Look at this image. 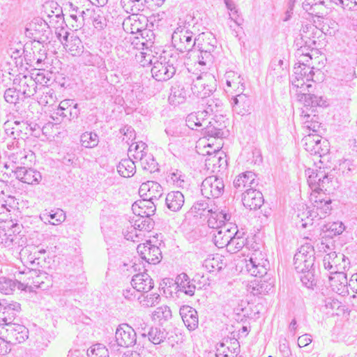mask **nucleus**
<instances>
[{
  "label": "nucleus",
  "mask_w": 357,
  "mask_h": 357,
  "mask_svg": "<svg viewBox=\"0 0 357 357\" xmlns=\"http://www.w3.org/2000/svg\"><path fill=\"white\" fill-rule=\"evenodd\" d=\"M314 250L310 244L302 245L294 257V268L301 273L300 280L303 285L310 289H314L317 282L314 277Z\"/></svg>",
  "instance_id": "1"
},
{
  "label": "nucleus",
  "mask_w": 357,
  "mask_h": 357,
  "mask_svg": "<svg viewBox=\"0 0 357 357\" xmlns=\"http://www.w3.org/2000/svg\"><path fill=\"white\" fill-rule=\"evenodd\" d=\"M151 68L152 77L158 82H164L170 79L176 73L178 68L181 64V59L178 53L164 52L153 63Z\"/></svg>",
  "instance_id": "2"
},
{
  "label": "nucleus",
  "mask_w": 357,
  "mask_h": 357,
  "mask_svg": "<svg viewBox=\"0 0 357 357\" xmlns=\"http://www.w3.org/2000/svg\"><path fill=\"white\" fill-rule=\"evenodd\" d=\"M22 225L14 223L11 220L0 225V246L18 252L26 243L21 233Z\"/></svg>",
  "instance_id": "3"
},
{
  "label": "nucleus",
  "mask_w": 357,
  "mask_h": 357,
  "mask_svg": "<svg viewBox=\"0 0 357 357\" xmlns=\"http://www.w3.org/2000/svg\"><path fill=\"white\" fill-rule=\"evenodd\" d=\"M194 216H199L201 218L207 219L209 227H218V224L223 222L224 220L231 219V215L227 208H217L213 210L209 206L208 201L202 199L194 203L190 208Z\"/></svg>",
  "instance_id": "4"
},
{
  "label": "nucleus",
  "mask_w": 357,
  "mask_h": 357,
  "mask_svg": "<svg viewBox=\"0 0 357 357\" xmlns=\"http://www.w3.org/2000/svg\"><path fill=\"white\" fill-rule=\"evenodd\" d=\"M196 44L195 49L197 48V62L200 66H207L213 63V52L216 48V39L211 32H202L195 37Z\"/></svg>",
  "instance_id": "5"
},
{
  "label": "nucleus",
  "mask_w": 357,
  "mask_h": 357,
  "mask_svg": "<svg viewBox=\"0 0 357 357\" xmlns=\"http://www.w3.org/2000/svg\"><path fill=\"white\" fill-rule=\"evenodd\" d=\"M291 90L296 91L298 100L303 105V109L314 112L317 107H326L328 105L327 100L322 96H317L312 93L314 86L311 83H305L303 86L298 88L291 86Z\"/></svg>",
  "instance_id": "6"
},
{
  "label": "nucleus",
  "mask_w": 357,
  "mask_h": 357,
  "mask_svg": "<svg viewBox=\"0 0 357 357\" xmlns=\"http://www.w3.org/2000/svg\"><path fill=\"white\" fill-rule=\"evenodd\" d=\"M217 81L211 73H204L193 79L191 84V91L197 97L205 98L215 91Z\"/></svg>",
  "instance_id": "7"
},
{
  "label": "nucleus",
  "mask_w": 357,
  "mask_h": 357,
  "mask_svg": "<svg viewBox=\"0 0 357 357\" xmlns=\"http://www.w3.org/2000/svg\"><path fill=\"white\" fill-rule=\"evenodd\" d=\"M195 35L189 27L179 25L172 33V44L180 52L192 51L196 44Z\"/></svg>",
  "instance_id": "8"
},
{
  "label": "nucleus",
  "mask_w": 357,
  "mask_h": 357,
  "mask_svg": "<svg viewBox=\"0 0 357 357\" xmlns=\"http://www.w3.org/2000/svg\"><path fill=\"white\" fill-rule=\"evenodd\" d=\"M40 43L31 42L26 43L22 49L24 61L30 66L43 67L47 59V52L43 47H40Z\"/></svg>",
  "instance_id": "9"
},
{
  "label": "nucleus",
  "mask_w": 357,
  "mask_h": 357,
  "mask_svg": "<svg viewBox=\"0 0 357 357\" xmlns=\"http://www.w3.org/2000/svg\"><path fill=\"white\" fill-rule=\"evenodd\" d=\"M349 259L342 253L331 252L326 254L323 259V265L330 275L337 273H344L349 268Z\"/></svg>",
  "instance_id": "10"
},
{
  "label": "nucleus",
  "mask_w": 357,
  "mask_h": 357,
  "mask_svg": "<svg viewBox=\"0 0 357 357\" xmlns=\"http://www.w3.org/2000/svg\"><path fill=\"white\" fill-rule=\"evenodd\" d=\"M229 220H224L223 222L218 224V227H211L214 229L213 241L219 248H227L229 238L234 234L233 231L236 229V225H233Z\"/></svg>",
  "instance_id": "11"
},
{
  "label": "nucleus",
  "mask_w": 357,
  "mask_h": 357,
  "mask_svg": "<svg viewBox=\"0 0 357 357\" xmlns=\"http://www.w3.org/2000/svg\"><path fill=\"white\" fill-rule=\"evenodd\" d=\"M25 33L33 38V42L43 43L49 39L50 29L48 24L42 18L33 19L25 29Z\"/></svg>",
  "instance_id": "12"
},
{
  "label": "nucleus",
  "mask_w": 357,
  "mask_h": 357,
  "mask_svg": "<svg viewBox=\"0 0 357 357\" xmlns=\"http://www.w3.org/2000/svg\"><path fill=\"white\" fill-rule=\"evenodd\" d=\"M268 266L269 263L265 258V254L261 251L255 250L246 264V268L251 275L262 278L267 273Z\"/></svg>",
  "instance_id": "13"
},
{
  "label": "nucleus",
  "mask_w": 357,
  "mask_h": 357,
  "mask_svg": "<svg viewBox=\"0 0 357 357\" xmlns=\"http://www.w3.org/2000/svg\"><path fill=\"white\" fill-rule=\"evenodd\" d=\"M224 191V181L222 178H219L217 176H208L202 183V194L208 199L220 197Z\"/></svg>",
  "instance_id": "14"
},
{
  "label": "nucleus",
  "mask_w": 357,
  "mask_h": 357,
  "mask_svg": "<svg viewBox=\"0 0 357 357\" xmlns=\"http://www.w3.org/2000/svg\"><path fill=\"white\" fill-rule=\"evenodd\" d=\"M20 311V303L6 299L0 300V325L6 326L13 323Z\"/></svg>",
  "instance_id": "15"
},
{
  "label": "nucleus",
  "mask_w": 357,
  "mask_h": 357,
  "mask_svg": "<svg viewBox=\"0 0 357 357\" xmlns=\"http://www.w3.org/2000/svg\"><path fill=\"white\" fill-rule=\"evenodd\" d=\"M314 72L313 68L303 63H300L298 66H294V74L290 78L292 87L298 88L303 86L305 83L314 82L313 77Z\"/></svg>",
  "instance_id": "16"
},
{
  "label": "nucleus",
  "mask_w": 357,
  "mask_h": 357,
  "mask_svg": "<svg viewBox=\"0 0 357 357\" xmlns=\"http://www.w3.org/2000/svg\"><path fill=\"white\" fill-rule=\"evenodd\" d=\"M115 341L118 346L129 347L137 342V334L135 330L127 324H120L115 333Z\"/></svg>",
  "instance_id": "17"
},
{
  "label": "nucleus",
  "mask_w": 357,
  "mask_h": 357,
  "mask_svg": "<svg viewBox=\"0 0 357 357\" xmlns=\"http://www.w3.org/2000/svg\"><path fill=\"white\" fill-rule=\"evenodd\" d=\"M137 250L140 257L149 264H158L162 259V252L160 248L152 244L150 240L138 245Z\"/></svg>",
  "instance_id": "18"
},
{
  "label": "nucleus",
  "mask_w": 357,
  "mask_h": 357,
  "mask_svg": "<svg viewBox=\"0 0 357 357\" xmlns=\"http://www.w3.org/2000/svg\"><path fill=\"white\" fill-rule=\"evenodd\" d=\"M8 342L11 344L24 342L29 337V330L22 324L13 322L6 328Z\"/></svg>",
  "instance_id": "19"
},
{
  "label": "nucleus",
  "mask_w": 357,
  "mask_h": 357,
  "mask_svg": "<svg viewBox=\"0 0 357 357\" xmlns=\"http://www.w3.org/2000/svg\"><path fill=\"white\" fill-rule=\"evenodd\" d=\"M224 79L226 84L225 91L229 96L244 91L245 86L243 78L237 73L233 70L227 71Z\"/></svg>",
  "instance_id": "20"
},
{
  "label": "nucleus",
  "mask_w": 357,
  "mask_h": 357,
  "mask_svg": "<svg viewBox=\"0 0 357 357\" xmlns=\"http://www.w3.org/2000/svg\"><path fill=\"white\" fill-rule=\"evenodd\" d=\"M12 170L14 176L19 181L29 185L38 184L42 179L40 172L24 166L13 167Z\"/></svg>",
  "instance_id": "21"
},
{
  "label": "nucleus",
  "mask_w": 357,
  "mask_h": 357,
  "mask_svg": "<svg viewBox=\"0 0 357 357\" xmlns=\"http://www.w3.org/2000/svg\"><path fill=\"white\" fill-rule=\"evenodd\" d=\"M165 133L169 137V149H172V142L176 137H183L190 135L191 131L187 123L176 120H172L165 130Z\"/></svg>",
  "instance_id": "22"
},
{
  "label": "nucleus",
  "mask_w": 357,
  "mask_h": 357,
  "mask_svg": "<svg viewBox=\"0 0 357 357\" xmlns=\"http://www.w3.org/2000/svg\"><path fill=\"white\" fill-rule=\"evenodd\" d=\"M139 194L142 197L155 202L162 197L163 189L158 182L148 181L140 185Z\"/></svg>",
  "instance_id": "23"
},
{
  "label": "nucleus",
  "mask_w": 357,
  "mask_h": 357,
  "mask_svg": "<svg viewBox=\"0 0 357 357\" xmlns=\"http://www.w3.org/2000/svg\"><path fill=\"white\" fill-rule=\"evenodd\" d=\"M262 193L257 189L248 188L242 195L243 206L250 210H257L264 204Z\"/></svg>",
  "instance_id": "24"
},
{
  "label": "nucleus",
  "mask_w": 357,
  "mask_h": 357,
  "mask_svg": "<svg viewBox=\"0 0 357 357\" xmlns=\"http://www.w3.org/2000/svg\"><path fill=\"white\" fill-rule=\"evenodd\" d=\"M231 96L230 104L234 112L243 116L250 111L251 100L248 96L243 93H236Z\"/></svg>",
  "instance_id": "25"
},
{
  "label": "nucleus",
  "mask_w": 357,
  "mask_h": 357,
  "mask_svg": "<svg viewBox=\"0 0 357 357\" xmlns=\"http://www.w3.org/2000/svg\"><path fill=\"white\" fill-rule=\"evenodd\" d=\"M28 250L24 249L23 247L21 248L17 253H20L24 259L25 256H26V263L29 266L27 267L26 269H24L23 271H20L19 275H24V274H36L37 270L39 269V268H42L43 266L41 265V263L43 261L40 258L39 256H37L36 252H34L33 253L30 252L28 254Z\"/></svg>",
  "instance_id": "26"
},
{
  "label": "nucleus",
  "mask_w": 357,
  "mask_h": 357,
  "mask_svg": "<svg viewBox=\"0 0 357 357\" xmlns=\"http://www.w3.org/2000/svg\"><path fill=\"white\" fill-rule=\"evenodd\" d=\"M131 285L137 291L147 293L153 288L154 283L149 275L143 272L132 276Z\"/></svg>",
  "instance_id": "27"
},
{
  "label": "nucleus",
  "mask_w": 357,
  "mask_h": 357,
  "mask_svg": "<svg viewBox=\"0 0 357 357\" xmlns=\"http://www.w3.org/2000/svg\"><path fill=\"white\" fill-rule=\"evenodd\" d=\"M62 43L64 42L63 45L65 49L73 56H76L83 52V45L81 40L75 33H70L68 31L65 32Z\"/></svg>",
  "instance_id": "28"
},
{
  "label": "nucleus",
  "mask_w": 357,
  "mask_h": 357,
  "mask_svg": "<svg viewBox=\"0 0 357 357\" xmlns=\"http://www.w3.org/2000/svg\"><path fill=\"white\" fill-rule=\"evenodd\" d=\"M179 313L189 331H195L198 327V314L195 308L189 305H183L180 308Z\"/></svg>",
  "instance_id": "29"
},
{
  "label": "nucleus",
  "mask_w": 357,
  "mask_h": 357,
  "mask_svg": "<svg viewBox=\"0 0 357 357\" xmlns=\"http://www.w3.org/2000/svg\"><path fill=\"white\" fill-rule=\"evenodd\" d=\"M132 210L135 215L151 217L155 214L156 204L143 197L132 205Z\"/></svg>",
  "instance_id": "30"
},
{
  "label": "nucleus",
  "mask_w": 357,
  "mask_h": 357,
  "mask_svg": "<svg viewBox=\"0 0 357 357\" xmlns=\"http://www.w3.org/2000/svg\"><path fill=\"white\" fill-rule=\"evenodd\" d=\"M257 185L258 179H257V175L250 171L239 174L234 181V188L240 190L247 187L255 189Z\"/></svg>",
  "instance_id": "31"
},
{
  "label": "nucleus",
  "mask_w": 357,
  "mask_h": 357,
  "mask_svg": "<svg viewBox=\"0 0 357 357\" xmlns=\"http://www.w3.org/2000/svg\"><path fill=\"white\" fill-rule=\"evenodd\" d=\"M329 283L332 290L338 294H342L348 291L349 287L347 274L337 273L328 276Z\"/></svg>",
  "instance_id": "32"
},
{
  "label": "nucleus",
  "mask_w": 357,
  "mask_h": 357,
  "mask_svg": "<svg viewBox=\"0 0 357 357\" xmlns=\"http://www.w3.org/2000/svg\"><path fill=\"white\" fill-rule=\"evenodd\" d=\"M192 281L185 273L178 274L175 280L177 292H183L190 296H193L196 286Z\"/></svg>",
  "instance_id": "33"
},
{
  "label": "nucleus",
  "mask_w": 357,
  "mask_h": 357,
  "mask_svg": "<svg viewBox=\"0 0 357 357\" xmlns=\"http://www.w3.org/2000/svg\"><path fill=\"white\" fill-rule=\"evenodd\" d=\"M66 218V213L61 208H56L50 211L45 210L40 215V218L44 223L52 225H61L65 221Z\"/></svg>",
  "instance_id": "34"
},
{
  "label": "nucleus",
  "mask_w": 357,
  "mask_h": 357,
  "mask_svg": "<svg viewBox=\"0 0 357 357\" xmlns=\"http://www.w3.org/2000/svg\"><path fill=\"white\" fill-rule=\"evenodd\" d=\"M27 284L18 281L17 280H12L7 278H0V292L5 295L13 294L15 289L26 291Z\"/></svg>",
  "instance_id": "35"
},
{
  "label": "nucleus",
  "mask_w": 357,
  "mask_h": 357,
  "mask_svg": "<svg viewBox=\"0 0 357 357\" xmlns=\"http://www.w3.org/2000/svg\"><path fill=\"white\" fill-rule=\"evenodd\" d=\"M188 96H190L189 91L185 86L176 84L171 88L168 100L171 105H178L183 103Z\"/></svg>",
  "instance_id": "36"
},
{
  "label": "nucleus",
  "mask_w": 357,
  "mask_h": 357,
  "mask_svg": "<svg viewBox=\"0 0 357 357\" xmlns=\"http://www.w3.org/2000/svg\"><path fill=\"white\" fill-rule=\"evenodd\" d=\"M311 200L313 202L314 206L317 210V214H320V218H325L326 215H329L331 208V199L328 198V199L321 197V195H314V194L311 195Z\"/></svg>",
  "instance_id": "37"
},
{
  "label": "nucleus",
  "mask_w": 357,
  "mask_h": 357,
  "mask_svg": "<svg viewBox=\"0 0 357 357\" xmlns=\"http://www.w3.org/2000/svg\"><path fill=\"white\" fill-rule=\"evenodd\" d=\"M234 234L229 238V243L227 250L230 252H236L241 250L247 242V238L244 231H240L236 225V229L233 231Z\"/></svg>",
  "instance_id": "38"
},
{
  "label": "nucleus",
  "mask_w": 357,
  "mask_h": 357,
  "mask_svg": "<svg viewBox=\"0 0 357 357\" xmlns=\"http://www.w3.org/2000/svg\"><path fill=\"white\" fill-rule=\"evenodd\" d=\"M36 88V81L31 76L24 75L20 79L18 90L25 98L33 96Z\"/></svg>",
  "instance_id": "39"
},
{
  "label": "nucleus",
  "mask_w": 357,
  "mask_h": 357,
  "mask_svg": "<svg viewBox=\"0 0 357 357\" xmlns=\"http://www.w3.org/2000/svg\"><path fill=\"white\" fill-rule=\"evenodd\" d=\"M165 204L170 211H178L183 206L184 196L179 191L170 192L166 196Z\"/></svg>",
  "instance_id": "40"
},
{
  "label": "nucleus",
  "mask_w": 357,
  "mask_h": 357,
  "mask_svg": "<svg viewBox=\"0 0 357 357\" xmlns=\"http://www.w3.org/2000/svg\"><path fill=\"white\" fill-rule=\"evenodd\" d=\"M301 116L306 128L314 132L319 131L321 123L318 121L319 118L316 114H312L309 109L301 108Z\"/></svg>",
  "instance_id": "41"
},
{
  "label": "nucleus",
  "mask_w": 357,
  "mask_h": 357,
  "mask_svg": "<svg viewBox=\"0 0 357 357\" xmlns=\"http://www.w3.org/2000/svg\"><path fill=\"white\" fill-rule=\"evenodd\" d=\"M34 158V153L31 151H20L16 153H13L10 156V159L15 164L14 167L17 166H24L26 167L31 165Z\"/></svg>",
  "instance_id": "42"
},
{
  "label": "nucleus",
  "mask_w": 357,
  "mask_h": 357,
  "mask_svg": "<svg viewBox=\"0 0 357 357\" xmlns=\"http://www.w3.org/2000/svg\"><path fill=\"white\" fill-rule=\"evenodd\" d=\"M305 149L311 155H317L320 149L322 137L319 135L310 134L303 139Z\"/></svg>",
  "instance_id": "43"
},
{
  "label": "nucleus",
  "mask_w": 357,
  "mask_h": 357,
  "mask_svg": "<svg viewBox=\"0 0 357 357\" xmlns=\"http://www.w3.org/2000/svg\"><path fill=\"white\" fill-rule=\"evenodd\" d=\"M119 174L125 178L132 176L136 172L135 162L129 158L122 159L116 167Z\"/></svg>",
  "instance_id": "44"
},
{
  "label": "nucleus",
  "mask_w": 357,
  "mask_h": 357,
  "mask_svg": "<svg viewBox=\"0 0 357 357\" xmlns=\"http://www.w3.org/2000/svg\"><path fill=\"white\" fill-rule=\"evenodd\" d=\"M272 288L271 284L266 281L257 280L251 282L247 286V290L248 292L254 296H259L268 293Z\"/></svg>",
  "instance_id": "45"
},
{
  "label": "nucleus",
  "mask_w": 357,
  "mask_h": 357,
  "mask_svg": "<svg viewBox=\"0 0 357 357\" xmlns=\"http://www.w3.org/2000/svg\"><path fill=\"white\" fill-rule=\"evenodd\" d=\"M287 70L284 61L281 59H273L269 66L268 75L273 78H281L287 75Z\"/></svg>",
  "instance_id": "46"
},
{
  "label": "nucleus",
  "mask_w": 357,
  "mask_h": 357,
  "mask_svg": "<svg viewBox=\"0 0 357 357\" xmlns=\"http://www.w3.org/2000/svg\"><path fill=\"white\" fill-rule=\"evenodd\" d=\"M167 332L165 329L158 327H151L148 333L145 332L142 333L144 337L147 336L149 340L154 344H159L164 342L167 337Z\"/></svg>",
  "instance_id": "47"
},
{
  "label": "nucleus",
  "mask_w": 357,
  "mask_h": 357,
  "mask_svg": "<svg viewBox=\"0 0 357 357\" xmlns=\"http://www.w3.org/2000/svg\"><path fill=\"white\" fill-rule=\"evenodd\" d=\"M208 115L206 112L202 111H198L197 112H192L188 114L185 119L187 126L189 127L190 131L195 129V127H201L203 126V123L205 121V118Z\"/></svg>",
  "instance_id": "48"
},
{
  "label": "nucleus",
  "mask_w": 357,
  "mask_h": 357,
  "mask_svg": "<svg viewBox=\"0 0 357 357\" xmlns=\"http://www.w3.org/2000/svg\"><path fill=\"white\" fill-rule=\"evenodd\" d=\"M135 216L136 219H132L130 224H132L133 227H135L139 231H142L143 230L149 231L153 228L154 222L151 217L139 215Z\"/></svg>",
  "instance_id": "49"
},
{
  "label": "nucleus",
  "mask_w": 357,
  "mask_h": 357,
  "mask_svg": "<svg viewBox=\"0 0 357 357\" xmlns=\"http://www.w3.org/2000/svg\"><path fill=\"white\" fill-rule=\"evenodd\" d=\"M137 160H139L142 167L144 170L149 171L151 173L158 170V162L151 154L146 153L143 156L142 154L140 155H138Z\"/></svg>",
  "instance_id": "50"
},
{
  "label": "nucleus",
  "mask_w": 357,
  "mask_h": 357,
  "mask_svg": "<svg viewBox=\"0 0 357 357\" xmlns=\"http://www.w3.org/2000/svg\"><path fill=\"white\" fill-rule=\"evenodd\" d=\"M91 19L93 26L98 31L104 29L107 25V20L104 13L98 8H93Z\"/></svg>",
  "instance_id": "51"
},
{
  "label": "nucleus",
  "mask_w": 357,
  "mask_h": 357,
  "mask_svg": "<svg viewBox=\"0 0 357 357\" xmlns=\"http://www.w3.org/2000/svg\"><path fill=\"white\" fill-rule=\"evenodd\" d=\"M80 142L82 146L86 149H92L98 146L99 137L95 132H85L80 136Z\"/></svg>",
  "instance_id": "52"
},
{
  "label": "nucleus",
  "mask_w": 357,
  "mask_h": 357,
  "mask_svg": "<svg viewBox=\"0 0 357 357\" xmlns=\"http://www.w3.org/2000/svg\"><path fill=\"white\" fill-rule=\"evenodd\" d=\"M225 263L220 259V257H208L204 260L203 266L210 273L220 271L225 267Z\"/></svg>",
  "instance_id": "53"
},
{
  "label": "nucleus",
  "mask_w": 357,
  "mask_h": 357,
  "mask_svg": "<svg viewBox=\"0 0 357 357\" xmlns=\"http://www.w3.org/2000/svg\"><path fill=\"white\" fill-rule=\"evenodd\" d=\"M308 174V178H307V183L309 184V186L312 189V191H317V188L319 187H317V181H319L320 179L323 178L324 176V171L320 169H308L307 171Z\"/></svg>",
  "instance_id": "54"
},
{
  "label": "nucleus",
  "mask_w": 357,
  "mask_h": 357,
  "mask_svg": "<svg viewBox=\"0 0 357 357\" xmlns=\"http://www.w3.org/2000/svg\"><path fill=\"white\" fill-rule=\"evenodd\" d=\"M146 3L145 0H121V5L132 13L144 10Z\"/></svg>",
  "instance_id": "55"
},
{
  "label": "nucleus",
  "mask_w": 357,
  "mask_h": 357,
  "mask_svg": "<svg viewBox=\"0 0 357 357\" xmlns=\"http://www.w3.org/2000/svg\"><path fill=\"white\" fill-rule=\"evenodd\" d=\"M88 356L90 357H109V351L103 344H96L88 349Z\"/></svg>",
  "instance_id": "56"
},
{
  "label": "nucleus",
  "mask_w": 357,
  "mask_h": 357,
  "mask_svg": "<svg viewBox=\"0 0 357 357\" xmlns=\"http://www.w3.org/2000/svg\"><path fill=\"white\" fill-rule=\"evenodd\" d=\"M146 147H147V145L144 142H136L135 144H132L129 147L128 151L130 153H131L132 151H134V153L132 154V156L135 160H137V156L138 155H140V154H142L143 156L144 155L147 153L145 151Z\"/></svg>",
  "instance_id": "57"
},
{
  "label": "nucleus",
  "mask_w": 357,
  "mask_h": 357,
  "mask_svg": "<svg viewBox=\"0 0 357 357\" xmlns=\"http://www.w3.org/2000/svg\"><path fill=\"white\" fill-rule=\"evenodd\" d=\"M325 227L331 236H338L345 230V226L342 222L329 223Z\"/></svg>",
  "instance_id": "58"
},
{
  "label": "nucleus",
  "mask_w": 357,
  "mask_h": 357,
  "mask_svg": "<svg viewBox=\"0 0 357 357\" xmlns=\"http://www.w3.org/2000/svg\"><path fill=\"white\" fill-rule=\"evenodd\" d=\"M154 317L160 320L167 321L172 317V311L169 307L163 305L156 309L153 314Z\"/></svg>",
  "instance_id": "59"
},
{
  "label": "nucleus",
  "mask_w": 357,
  "mask_h": 357,
  "mask_svg": "<svg viewBox=\"0 0 357 357\" xmlns=\"http://www.w3.org/2000/svg\"><path fill=\"white\" fill-rule=\"evenodd\" d=\"M20 93V92L18 89L17 90L13 88H9L6 89L4 92L5 100L8 103L15 104L19 100Z\"/></svg>",
  "instance_id": "60"
},
{
  "label": "nucleus",
  "mask_w": 357,
  "mask_h": 357,
  "mask_svg": "<svg viewBox=\"0 0 357 357\" xmlns=\"http://www.w3.org/2000/svg\"><path fill=\"white\" fill-rule=\"evenodd\" d=\"M160 296L158 293L146 295L140 301L142 305L146 307H152L159 303Z\"/></svg>",
  "instance_id": "61"
},
{
  "label": "nucleus",
  "mask_w": 357,
  "mask_h": 357,
  "mask_svg": "<svg viewBox=\"0 0 357 357\" xmlns=\"http://www.w3.org/2000/svg\"><path fill=\"white\" fill-rule=\"evenodd\" d=\"M64 109L56 108L51 115V118L56 121V123H61L65 120L70 121L69 114Z\"/></svg>",
  "instance_id": "62"
},
{
  "label": "nucleus",
  "mask_w": 357,
  "mask_h": 357,
  "mask_svg": "<svg viewBox=\"0 0 357 357\" xmlns=\"http://www.w3.org/2000/svg\"><path fill=\"white\" fill-rule=\"evenodd\" d=\"M170 180L178 187H183L185 183V175L181 171L175 170L169 174Z\"/></svg>",
  "instance_id": "63"
},
{
  "label": "nucleus",
  "mask_w": 357,
  "mask_h": 357,
  "mask_svg": "<svg viewBox=\"0 0 357 357\" xmlns=\"http://www.w3.org/2000/svg\"><path fill=\"white\" fill-rule=\"evenodd\" d=\"M204 134L208 137L222 138L224 135V131L221 128H218L212 125H210L207 126L204 128Z\"/></svg>",
  "instance_id": "64"
}]
</instances>
